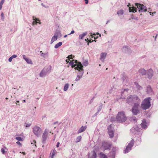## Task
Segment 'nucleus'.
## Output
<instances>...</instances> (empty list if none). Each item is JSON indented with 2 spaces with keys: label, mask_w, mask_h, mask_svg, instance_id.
I'll return each instance as SVG.
<instances>
[{
  "label": "nucleus",
  "mask_w": 158,
  "mask_h": 158,
  "mask_svg": "<svg viewBox=\"0 0 158 158\" xmlns=\"http://www.w3.org/2000/svg\"><path fill=\"white\" fill-rule=\"evenodd\" d=\"M143 132V130L136 126L133 127L130 130L131 134L138 135L136 141H138L139 143H140L142 141L141 136Z\"/></svg>",
  "instance_id": "f257e3e1"
},
{
  "label": "nucleus",
  "mask_w": 158,
  "mask_h": 158,
  "mask_svg": "<svg viewBox=\"0 0 158 158\" xmlns=\"http://www.w3.org/2000/svg\"><path fill=\"white\" fill-rule=\"evenodd\" d=\"M76 66V69L78 71L79 73L77 76L76 78L75 81H77L80 80V79L82 77L84 73V71L83 69V66L81 62H79L74 65V66Z\"/></svg>",
  "instance_id": "f03ea898"
},
{
  "label": "nucleus",
  "mask_w": 158,
  "mask_h": 158,
  "mask_svg": "<svg viewBox=\"0 0 158 158\" xmlns=\"http://www.w3.org/2000/svg\"><path fill=\"white\" fill-rule=\"evenodd\" d=\"M127 102L130 105L138 103L139 104L140 99L138 97L135 95H131L128 96L126 100Z\"/></svg>",
  "instance_id": "7ed1b4c3"
},
{
  "label": "nucleus",
  "mask_w": 158,
  "mask_h": 158,
  "mask_svg": "<svg viewBox=\"0 0 158 158\" xmlns=\"http://www.w3.org/2000/svg\"><path fill=\"white\" fill-rule=\"evenodd\" d=\"M151 100V98L148 97L145 98L142 102L141 108L143 110H146L150 107L151 106L150 101Z\"/></svg>",
  "instance_id": "20e7f679"
},
{
  "label": "nucleus",
  "mask_w": 158,
  "mask_h": 158,
  "mask_svg": "<svg viewBox=\"0 0 158 158\" xmlns=\"http://www.w3.org/2000/svg\"><path fill=\"white\" fill-rule=\"evenodd\" d=\"M116 119L119 123H123L126 120L127 118L123 112H119L116 116Z\"/></svg>",
  "instance_id": "39448f33"
},
{
  "label": "nucleus",
  "mask_w": 158,
  "mask_h": 158,
  "mask_svg": "<svg viewBox=\"0 0 158 158\" xmlns=\"http://www.w3.org/2000/svg\"><path fill=\"white\" fill-rule=\"evenodd\" d=\"M134 143L135 141L133 139H131L128 145L126 147L125 149L124 150L123 152L124 153H127L131 150L132 148L134 145Z\"/></svg>",
  "instance_id": "423d86ee"
},
{
  "label": "nucleus",
  "mask_w": 158,
  "mask_h": 158,
  "mask_svg": "<svg viewBox=\"0 0 158 158\" xmlns=\"http://www.w3.org/2000/svg\"><path fill=\"white\" fill-rule=\"evenodd\" d=\"M135 6H137L139 12H145L147 11L146 7L143 4H139L138 3H135Z\"/></svg>",
  "instance_id": "0eeeda50"
},
{
  "label": "nucleus",
  "mask_w": 158,
  "mask_h": 158,
  "mask_svg": "<svg viewBox=\"0 0 158 158\" xmlns=\"http://www.w3.org/2000/svg\"><path fill=\"white\" fill-rule=\"evenodd\" d=\"M50 69L49 68H45L40 73V77H43L45 76L50 71Z\"/></svg>",
  "instance_id": "6e6552de"
},
{
  "label": "nucleus",
  "mask_w": 158,
  "mask_h": 158,
  "mask_svg": "<svg viewBox=\"0 0 158 158\" xmlns=\"http://www.w3.org/2000/svg\"><path fill=\"white\" fill-rule=\"evenodd\" d=\"M41 130V128L37 126H35L33 129V133L37 137H39L40 135Z\"/></svg>",
  "instance_id": "1a4fd4ad"
},
{
  "label": "nucleus",
  "mask_w": 158,
  "mask_h": 158,
  "mask_svg": "<svg viewBox=\"0 0 158 158\" xmlns=\"http://www.w3.org/2000/svg\"><path fill=\"white\" fill-rule=\"evenodd\" d=\"M49 132V131L48 130L45 129L43 134L42 136V142L44 144L46 143V140L48 136Z\"/></svg>",
  "instance_id": "9d476101"
},
{
  "label": "nucleus",
  "mask_w": 158,
  "mask_h": 158,
  "mask_svg": "<svg viewBox=\"0 0 158 158\" xmlns=\"http://www.w3.org/2000/svg\"><path fill=\"white\" fill-rule=\"evenodd\" d=\"M139 105V103H137L133 106L131 111L134 115H136L139 112V111L138 109Z\"/></svg>",
  "instance_id": "9b49d317"
},
{
  "label": "nucleus",
  "mask_w": 158,
  "mask_h": 158,
  "mask_svg": "<svg viewBox=\"0 0 158 158\" xmlns=\"http://www.w3.org/2000/svg\"><path fill=\"white\" fill-rule=\"evenodd\" d=\"M118 148L117 147L113 148L112 151L108 154V157L110 158H115L116 151L118 150Z\"/></svg>",
  "instance_id": "f8f14e48"
},
{
  "label": "nucleus",
  "mask_w": 158,
  "mask_h": 158,
  "mask_svg": "<svg viewBox=\"0 0 158 158\" xmlns=\"http://www.w3.org/2000/svg\"><path fill=\"white\" fill-rule=\"evenodd\" d=\"M108 134L109 135L110 138H113L114 134V128L112 127L111 125L108 126Z\"/></svg>",
  "instance_id": "ddd939ff"
},
{
  "label": "nucleus",
  "mask_w": 158,
  "mask_h": 158,
  "mask_svg": "<svg viewBox=\"0 0 158 158\" xmlns=\"http://www.w3.org/2000/svg\"><path fill=\"white\" fill-rule=\"evenodd\" d=\"M88 158H96L97 154L96 150H94L91 152L90 153H88Z\"/></svg>",
  "instance_id": "4468645a"
},
{
  "label": "nucleus",
  "mask_w": 158,
  "mask_h": 158,
  "mask_svg": "<svg viewBox=\"0 0 158 158\" xmlns=\"http://www.w3.org/2000/svg\"><path fill=\"white\" fill-rule=\"evenodd\" d=\"M141 125V127L143 129H146L148 125V123L146 122L145 119H143L142 121V122Z\"/></svg>",
  "instance_id": "2eb2a0df"
},
{
  "label": "nucleus",
  "mask_w": 158,
  "mask_h": 158,
  "mask_svg": "<svg viewBox=\"0 0 158 158\" xmlns=\"http://www.w3.org/2000/svg\"><path fill=\"white\" fill-rule=\"evenodd\" d=\"M131 5L130 3H128V5H127V6H129V11L130 12H132L133 13L136 12L137 11V9L134 6L133 7H131L129 6H131Z\"/></svg>",
  "instance_id": "dca6fc26"
},
{
  "label": "nucleus",
  "mask_w": 158,
  "mask_h": 158,
  "mask_svg": "<svg viewBox=\"0 0 158 158\" xmlns=\"http://www.w3.org/2000/svg\"><path fill=\"white\" fill-rule=\"evenodd\" d=\"M23 59L26 61L27 64H32V62L31 59L26 57V56L24 55H23Z\"/></svg>",
  "instance_id": "f3484780"
},
{
  "label": "nucleus",
  "mask_w": 158,
  "mask_h": 158,
  "mask_svg": "<svg viewBox=\"0 0 158 158\" xmlns=\"http://www.w3.org/2000/svg\"><path fill=\"white\" fill-rule=\"evenodd\" d=\"M102 146L105 150L110 149L111 148V145L110 144L104 143L102 144Z\"/></svg>",
  "instance_id": "a211bd4d"
},
{
  "label": "nucleus",
  "mask_w": 158,
  "mask_h": 158,
  "mask_svg": "<svg viewBox=\"0 0 158 158\" xmlns=\"http://www.w3.org/2000/svg\"><path fill=\"white\" fill-rule=\"evenodd\" d=\"M148 78L150 79L153 76V71L151 69H149L147 73Z\"/></svg>",
  "instance_id": "6ab92c4d"
},
{
  "label": "nucleus",
  "mask_w": 158,
  "mask_h": 158,
  "mask_svg": "<svg viewBox=\"0 0 158 158\" xmlns=\"http://www.w3.org/2000/svg\"><path fill=\"white\" fill-rule=\"evenodd\" d=\"M146 91L148 94H152L153 93L152 90L150 85H148L146 88Z\"/></svg>",
  "instance_id": "aec40b11"
},
{
  "label": "nucleus",
  "mask_w": 158,
  "mask_h": 158,
  "mask_svg": "<svg viewBox=\"0 0 158 158\" xmlns=\"http://www.w3.org/2000/svg\"><path fill=\"white\" fill-rule=\"evenodd\" d=\"M106 55V53L105 52H102L101 53L100 56V59L102 61H103L105 59Z\"/></svg>",
  "instance_id": "412c9836"
},
{
  "label": "nucleus",
  "mask_w": 158,
  "mask_h": 158,
  "mask_svg": "<svg viewBox=\"0 0 158 158\" xmlns=\"http://www.w3.org/2000/svg\"><path fill=\"white\" fill-rule=\"evenodd\" d=\"M86 128V126H82L78 130V133H81L83 131H84Z\"/></svg>",
  "instance_id": "4be33fe9"
},
{
  "label": "nucleus",
  "mask_w": 158,
  "mask_h": 158,
  "mask_svg": "<svg viewBox=\"0 0 158 158\" xmlns=\"http://www.w3.org/2000/svg\"><path fill=\"white\" fill-rule=\"evenodd\" d=\"M54 35L58 37H60L62 36L59 30H56V31Z\"/></svg>",
  "instance_id": "5701e85b"
},
{
  "label": "nucleus",
  "mask_w": 158,
  "mask_h": 158,
  "mask_svg": "<svg viewBox=\"0 0 158 158\" xmlns=\"http://www.w3.org/2000/svg\"><path fill=\"white\" fill-rule=\"evenodd\" d=\"M98 156L99 158H107V156L102 152L98 154Z\"/></svg>",
  "instance_id": "b1692460"
},
{
  "label": "nucleus",
  "mask_w": 158,
  "mask_h": 158,
  "mask_svg": "<svg viewBox=\"0 0 158 158\" xmlns=\"http://www.w3.org/2000/svg\"><path fill=\"white\" fill-rule=\"evenodd\" d=\"M122 51L124 52H127L129 50V48L128 46H124L122 49Z\"/></svg>",
  "instance_id": "393cba45"
},
{
  "label": "nucleus",
  "mask_w": 158,
  "mask_h": 158,
  "mask_svg": "<svg viewBox=\"0 0 158 158\" xmlns=\"http://www.w3.org/2000/svg\"><path fill=\"white\" fill-rule=\"evenodd\" d=\"M139 72L142 75H145L146 73V71L144 69H140L139 71Z\"/></svg>",
  "instance_id": "a878e982"
},
{
  "label": "nucleus",
  "mask_w": 158,
  "mask_h": 158,
  "mask_svg": "<svg viewBox=\"0 0 158 158\" xmlns=\"http://www.w3.org/2000/svg\"><path fill=\"white\" fill-rule=\"evenodd\" d=\"M124 13V11L122 9L120 10H118L117 12V14L119 15L120 16L123 15Z\"/></svg>",
  "instance_id": "bb28decb"
},
{
  "label": "nucleus",
  "mask_w": 158,
  "mask_h": 158,
  "mask_svg": "<svg viewBox=\"0 0 158 158\" xmlns=\"http://www.w3.org/2000/svg\"><path fill=\"white\" fill-rule=\"evenodd\" d=\"M87 34V32H85L83 34L79 35V38L80 39H82L84 37L86 36Z\"/></svg>",
  "instance_id": "cd10ccee"
},
{
  "label": "nucleus",
  "mask_w": 158,
  "mask_h": 158,
  "mask_svg": "<svg viewBox=\"0 0 158 158\" xmlns=\"http://www.w3.org/2000/svg\"><path fill=\"white\" fill-rule=\"evenodd\" d=\"M58 37L54 35L53 36L51 39V44H52L55 41H56Z\"/></svg>",
  "instance_id": "c85d7f7f"
},
{
  "label": "nucleus",
  "mask_w": 158,
  "mask_h": 158,
  "mask_svg": "<svg viewBox=\"0 0 158 158\" xmlns=\"http://www.w3.org/2000/svg\"><path fill=\"white\" fill-rule=\"evenodd\" d=\"M75 62L76 63V64H74V62H73V61H71L69 63V64L70 65L73 66V67H75V69H76V66H74V65H75V64H78V63H79L80 62H78L77 60H76L75 61Z\"/></svg>",
  "instance_id": "c756f323"
},
{
  "label": "nucleus",
  "mask_w": 158,
  "mask_h": 158,
  "mask_svg": "<svg viewBox=\"0 0 158 158\" xmlns=\"http://www.w3.org/2000/svg\"><path fill=\"white\" fill-rule=\"evenodd\" d=\"M33 19L34 21H35L36 24L38 23H39L40 24H41V23L40 22V20L39 19L35 18L34 16H33Z\"/></svg>",
  "instance_id": "7c9ffc66"
},
{
  "label": "nucleus",
  "mask_w": 158,
  "mask_h": 158,
  "mask_svg": "<svg viewBox=\"0 0 158 158\" xmlns=\"http://www.w3.org/2000/svg\"><path fill=\"white\" fill-rule=\"evenodd\" d=\"M69 86V84L68 83L66 84L64 86L63 90L64 91H66L68 89Z\"/></svg>",
  "instance_id": "2f4dec72"
},
{
  "label": "nucleus",
  "mask_w": 158,
  "mask_h": 158,
  "mask_svg": "<svg viewBox=\"0 0 158 158\" xmlns=\"http://www.w3.org/2000/svg\"><path fill=\"white\" fill-rule=\"evenodd\" d=\"M40 55L44 58H45V56H47L48 55L47 53H44L42 52V51H40ZM38 54L40 55V54Z\"/></svg>",
  "instance_id": "473e14b6"
},
{
  "label": "nucleus",
  "mask_w": 158,
  "mask_h": 158,
  "mask_svg": "<svg viewBox=\"0 0 158 158\" xmlns=\"http://www.w3.org/2000/svg\"><path fill=\"white\" fill-rule=\"evenodd\" d=\"M62 42H59L55 46L54 48L56 49L58 48L60 46L62 45Z\"/></svg>",
  "instance_id": "72a5a7b5"
},
{
  "label": "nucleus",
  "mask_w": 158,
  "mask_h": 158,
  "mask_svg": "<svg viewBox=\"0 0 158 158\" xmlns=\"http://www.w3.org/2000/svg\"><path fill=\"white\" fill-rule=\"evenodd\" d=\"M81 136H79L77 137L76 139L75 142L76 143H78L80 142L81 139Z\"/></svg>",
  "instance_id": "f704fd0d"
},
{
  "label": "nucleus",
  "mask_w": 158,
  "mask_h": 158,
  "mask_svg": "<svg viewBox=\"0 0 158 158\" xmlns=\"http://www.w3.org/2000/svg\"><path fill=\"white\" fill-rule=\"evenodd\" d=\"M102 107V103H101L99 105V107L98 109V111L99 112L101 110Z\"/></svg>",
  "instance_id": "c9c22d12"
},
{
  "label": "nucleus",
  "mask_w": 158,
  "mask_h": 158,
  "mask_svg": "<svg viewBox=\"0 0 158 158\" xmlns=\"http://www.w3.org/2000/svg\"><path fill=\"white\" fill-rule=\"evenodd\" d=\"M135 84L136 85V87L139 90H141L142 89V87L139 85L138 83L136 84V83H135Z\"/></svg>",
  "instance_id": "e433bc0d"
},
{
  "label": "nucleus",
  "mask_w": 158,
  "mask_h": 158,
  "mask_svg": "<svg viewBox=\"0 0 158 158\" xmlns=\"http://www.w3.org/2000/svg\"><path fill=\"white\" fill-rule=\"evenodd\" d=\"M88 64L89 63L88 60H85L83 62V64L85 66H86L88 65Z\"/></svg>",
  "instance_id": "4c0bfd02"
},
{
  "label": "nucleus",
  "mask_w": 158,
  "mask_h": 158,
  "mask_svg": "<svg viewBox=\"0 0 158 158\" xmlns=\"http://www.w3.org/2000/svg\"><path fill=\"white\" fill-rule=\"evenodd\" d=\"M15 139L18 141H22L23 140V138L20 137H17Z\"/></svg>",
  "instance_id": "58836bf2"
},
{
  "label": "nucleus",
  "mask_w": 158,
  "mask_h": 158,
  "mask_svg": "<svg viewBox=\"0 0 158 158\" xmlns=\"http://www.w3.org/2000/svg\"><path fill=\"white\" fill-rule=\"evenodd\" d=\"M68 60H69L73 59V55H70L67 57Z\"/></svg>",
  "instance_id": "ea45409f"
},
{
  "label": "nucleus",
  "mask_w": 158,
  "mask_h": 158,
  "mask_svg": "<svg viewBox=\"0 0 158 158\" xmlns=\"http://www.w3.org/2000/svg\"><path fill=\"white\" fill-rule=\"evenodd\" d=\"M56 150H55V149H54L53 150V152L52 153V158H53V156L56 153Z\"/></svg>",
  "instance_id": "a19ab883"
},
{
  "label": "nucleus",
  "mask_w": 158,
  "mask_h": 158,
  "mask_svg": "<svg viewBox=\"0 0 158 158\" xmlns=\"http://www.w3.org/2000/svg\"><path fill=\"white\" fill-rule=\"evenodd\" d=\"M1 19L2 20H4V15L3 12L1 14Z\"/></svg>",
  "instance_id": "79ce46f5"
},
{
  "label": "nucleus",
  "mask_w": 158,
  "mask_h": 158,
  "mask_svg": "<svg viewBox=\"0 0 158 158\" xmlns=\"http://www.w3.org/2000/svg\"><path fill=\"white\" fill-rule=\"evenodd\" d=\"M1 151L3 154H5V151L3 148H2L1 149Z\"/></svg>",
  "instance_id": "37998d69"
},
{
  "label": "nucleus",
  "mask_w": 158,
  "mask_h": 158,
  "mask_svg": "<svg viewBox=\"0 0 158 158\" xmlns=\"http://www.w3.org/2000/svg\"><path fill=\"white\" fill-rule=\"evenodd\" d=\"M93 41H95V42H96V40H93L92 41H91V40H88V43H91Z\"/></svg>",
  "instance_id": "c03bdc74"
},
{
  "label": "nucleus",
  "mask_w": 158,
  "mask_h": 158,
  "mask_svg": "<svg viewBox=\"0 0 158 158\" xmlns=\"http://www.w3.org/2000/svg\"><path fill=\"white\" fill-rule=\"evenodd\" d=\"M13 58H12L11 56L8 59V61L9 62H11Z\"/></svg>",
  "instance_id": "a18cd8bd"
},
{
  "label": "nucleus",
  "mask_w": 158,
  "mask_h": 158,
  "mask_svg": "<svg viewBox=\"0 0 158 158\" xmlns=\"http://www.w3.org/2000/svg\"><path fill=\"white\" fill-rule=\"evenodd\" d=\"M17 56L16 55H13L11 56V57L13 59L16 57Z\"/></svg>",
  "instance_id": "49530a36"
},
{
  "label": "nucleus",
  "mask_w": 158,
  "mask_h": 158,
  "mask_svg": "<svg viewBox=\"0 0 158 158\" xmlns=\"http://www.w3.org/2000/svg\"><path fill=\"white\" fill-rule=\"evenodd\" d=\"M148 12H149V13L150 14V15L152 16L153 15L154 13L155 14V13H156L155 12H149V11H148Z\"/></svg>",
  "instance_id": "de8ad7c7"
},
{
  "label": "nucleus",
  "mask_w": 158,
  "mask_h": 158,
  "mask_svg": "<svg viewBox=\"0 0 158 158\" xmlns=\"http://www.w3.org/2000/svg\"><path fill=\"white\" fill-rule=\"evenodd\" d=\"M31 124H28L27 123H25V126L26 127H29L30 126Z\"/></svg>",
  "instance_id": "09e8293b"
},
{
  "label": "nucleus",
  "mask_w": 158,
  "mask_h": 158,
  "mask_svg": "<svg viewBox=\"0 0 158 158\" xmlns=\"http://www.w3.org/2000/svg\"><path fill=\"white\" fill-rule=\"evenodd\" d=\"M99 112L97 111L94 114V115L93 117H94L96 116L98 114Z\"/></svg>",
  "instance_id": "8fccbe9b"
},
{
  "label": "nucleus",
  "mask_w": 158,
  "mask_h": 158,
  "mask_svg": "<svg viewBox=\"0 0 158 158\" xmlns=\"http://www.w3.org/2000/svg\"><path fill=\"white\" fill-rule=\"evenodd\" d=\"M60 144V143L59 142H58L57 143V144H56V147L57 148H58L59 147V145Z\"/></svg>",
  "instance_id": "3c124183"
},
{
  "label": "nucleus",
  "mask_w": 158,
  "mask_h": 158,
  "mask_svg": "<svg viewBox=\"0 0 158 158\" xmlns=\"http://www.w3.org/2000/svg\"><path fill=\"white\" fill-rule=\"evenodd\" d=\"M94 39H97V38H98V36L96 34H94Z\"/></svg>",
  "instance_id": "603ef678"
},
{
  "label": "nucleus",
  "mask_w": 158,
  "mask_h": 158,
  "mask_svg": "<svg viewBox=\"0 0 158 158\" xmlns=\"http://www.w3.org/2000/svg\"><path fill=\"white\" fill-rule=\"evenodd\" d=\"M35 24H36V22H35V21H33V22H32V25L34 26V25H35Z\"/></svg>",
  "instance_id": "864d4df0"
},
{
  "label": "nucleus",
  "mask_w": 158,
  "mask_h": 158,
  "mask_svg": "<svg viewBox=\"0 0 158 158\" xmlns=\"http://www.w3.org/2000/svg\"><path fill=\"white\" fill-rule=\"evenodd\" d=\"M41 5L44 7L45 8H47V7L45 5H44V4L43 3H42L41 4Z\"/></svg>",
  "instance_id": "5fc2aeb1"
},
{
  "label": "nucleus",
  "mask_w": 158,
  "mask_h": 158,
  "mask_svg": "<svg viewBox=\"0 0 158 158\" xmlns=\"http://www.w3.org/2000/svg\"><path fill=\"white\" fill-rule=\"evenodd\" d=\"M74 32H75V31H74V30H72L71 31V33L70 34H69V35H70L71 34H73V33H74Z\"/></svg>",
  "instance_id": "6e6d98bb"
},
{
  "label": "nucleus",
  "mask_w": 158,
  "mask_h": 158,
  "mask_svg": "<svg viewBox=\"0 0 158 158\" xmlns=\"http://www.w3.org/2000/svg\"><path fill=\"white\" fill-rule=\"evenodd\" d=\"M16 143L18 144V145H21V143L19 141H17V142H16Z\"/></svg>",
  "instance_id": "4d7b16f0"
},
{
  "label": "nucleus",
  "mask_w": 158,
  "mask_h": 158,
  "mask_svg": "<svg viewBox=\"0 0 158 158\" xmlns=\"http://www.w3.org/2000/svg\"><path fill=\"white\" fill-rule=\"evenodd\" d=\"M88 1L89 0H85L86 4H87L88 3Z\"/></svg>",
  "instance_id": "13d9d810"
},
{
  "label": "nucleus",
  "mask_w": 158,
  "mask_h": 158,
  "mask_svg": "<svg viewBox=\"0 0 158 158\" xmlns=\"http://www.w3.org/2000/svg\"><path fill=\"white\" fill-rule=\"evenodd\" d=\"M123 81H127V80H126V79L124 77H123Z\"/></svg>",
  "instance_id": "bf43d9fd"
},
{
  "label": "nucleus",
  "mask_w": 158,
  "mask_h": 158,
  "mask_svg": "<svg viewBox=\"0 0 158 158\" xmlns=\"http://www.w3.org/2000/svg\"><path fill=\"white\" fill-rule=\"evenodd\" d=\"M5 0H1L0 2L3 4L5 2Z\"/></svg>",
  "instance_id": "052dcab7"
},
{
  "label": "nucleus",
  "mask_w": 158,
  "mask_h": 158,
  "mask_svg": "<svg viewBox=\"0 0 158 158\" xmlns=\"http://www.w3.org/2000/svg\"><path fill=\"white\" fill-rule=\"evenodd\" d=\"M132 119L134 121H136V118L135 117H133Z\"/></svg>",
  "instance_id": "680f3d73"
},
{
  "label": "nucleus",
  "mask_w": 158,
  "mask_h": 158,
  "mask_svg": "<svg viewBox=\"0 0 158 158\" xmlns=\"http://www.w3.org/2000/svg\"><path fill=\"white\" fill-rule=\"evenodd\" d=\"M94 99V98H92V99L90 100V103H91V102H92V101H93V100Z\"/></svg>",
  "instance_id": "e2e57ef3"
},
{
  "label": "nucleus",
  "mask_w": 158,
  "mask_h": 158,
  "mask_svg": "<svg viewBox=\"0 0 158 158\" xmlns=\"http://www.w3.org/2000/svg\"><path fill=\"white\" fill-rule=\"evenodd\" d=\"M158 35V34H157L156 35V37H155V40H156V37H157Z\"/></svg>",
  "instance_id": "0e129e2a"
},
{
  "label": "nucleus",
  "mask_w": 158,
  "mask_h": 158,
  "mask_svg": "<svg viewBox=\"0 0 158 158\" xmlns=\"http://www.w3.org/2000/svg\"><path fill=\"white\" fill-rule=\"evenodd\" d=\"M3 4V3H2L1 2H0V6H2Z\"/></svg>",
  "instance_id": "69168bd1"
},
{
  "label": "nucleus",
  "mask_w": 158,
  "mask_h": 158,
  "mask_svg": "<svg viewBox=\"0 0 158 158\" xmlns=\"http://www.w3.org/2000/svg\"><path fill=\"white\" fill-rule=\"evenodd\" d=\"M21 153L23 155H25V152H22Z\"/></svg>",
  "instance_id": "338daca9"
},
{
  "label": "nucleus",
  "mask_w": 158,
  "mask_h": 158,
  "mask_svg": "<svg viewBox=\"0 0 158 158\" xmlns=\"http://www.w3.org/2000/svg\"><path fill=\"white\" fill-rule=\"evenodd\" d=\"M109 22H110V21H109V20H108V21H107V22H106V24H107Z\"/></svg>",
  "instance_id": "774afa93"
}]
</instances>
